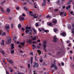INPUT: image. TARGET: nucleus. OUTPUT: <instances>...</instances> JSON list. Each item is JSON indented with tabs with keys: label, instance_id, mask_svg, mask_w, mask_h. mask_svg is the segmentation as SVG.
Here are the masks:
<instances>
[{
	"label": "nucleus",
	"instance_id": "obj_60",
	"mask_svg": "<svg viewBox=\"0 0 74 74\" xmlns=\"http://www.w3.org/2000/svg\"><path fill=\"white\" fill-rule=\"evenodd\" d=\"M13 71V70L12 69L10 70L11 73H12V72Z\"/></svg>",
	"mask_w": 74,
	"mask_h": 74
},
{
	"label": "nucleus",
	"instance_id": "obj_62",
	"mask_svg": "<svg viewBox=\"0 0 74 74\" xmlns=\"http://www.w3.org/2000/svg\"><path fill=\"white\" fill-rule=\"evenodd\" d=\"M23 16H26V15H25L24 14H23Z\"/></svg>",
	"mask_w": 74,
	"mask_h": 74
},
{
	"label": "nucleus",
	"instance_id": "obj_31",
	"mask_svg": "<svg viewBox=\"0 0 74 74\" xmlns=\"http://www.w3.org/2000/svg\"><path fill=\"white\" fill-rule=\"evenodd\" d=\"M20 44H21L22 45H23H23H25V42H21L20 43Z\"/></svg>",
	"mask_w": 74,
	"mask_h": 74
},
{
	"label": "nucleus",
	"instance_id": "obj_45",
	"mask_svg": "<svg viewBox=\"0 0 74 74\" xmlns=\"http://www.w3.org/2000/svg\"><path fill=\"white\" fill-rule=\"evenodd\" d=\"M1 53H2L3 54V55H4L5 53H4V52L3 51H1Z\"/></svg>",
	"mask_w": 74,
	"mask_h": 74
},
{
	"label": "nucleus",
	"instance_id": "obj_41",
	"mask_svg": "<svg viewBox=\"0 0 74 74\" xmlns=\"http://www.w3.org/2000/svg\"><path fill=\"white\" fill-rule=\"evenodd\" d=\"M13 27H14V25L12 24H11V28H13Z\"/></svg>",
	"mask_w": 74,
	"mask_h": 74
},
{
	"label": "nucleus",
	"instance_id": "obj_22",
	"mask_svg": "<svg viewBox=\"0 0 74 74\" xmlns=\"http://www.w3.org/2000/svg\"><path fill=\"white\" fill-rule=\"evenodd\" d=\"M71 0H69V1H68L67 3V4H70V3H71Z\"/></svg>",
	"mask_w": 74,
	"mask_h": 74
},
{
	"label": "nucleus",
	"instance_id": "obj_58",
	"mask_svg": "<svg viewBox=\"0 0 74 74\" xmlns=\"http://www.w3.org/2000/svg\"><path fill=\"white\" fill-rule=\"evenodd\" d=\"M66 43H70V41L68 40V41H66Z\"/></svg>",
	"mask_w": 74,
	"mask_h": 74
},
{
	"label": "nucleus",
	"instance_id": "obj_8",
	"mask_svg": "<svg viewBox=\"0 0 74 74\" xmlns=\"http://www.w3.org/2000/svg\"><path fill=\"white\" fill-rule=\"evenodd\" d=\"M62 36L63 37H66V33L64 32H62Z\"/></svg>",
	"mask_w": 74,
	"mask_h": 74
},
{
	"label": "nucleus",
	"instance_id": "obj_33",
	"mask_svg": "<svg viewBox=\"0 0 74 74\" xmlns=\"http://www.w3.org/2000/svg\"><path fill=\"white\" fill-rule=\"evenodd\" d=\"M60 54V52H58L57 53V55H59Z\"/></svg>",
	"mask_w": 74,
	"mask_h": 74
},
{
	"label": "nucleus",
	"instance_id": "obj_44",
	"mask_svg": "<svg viewBox=\"0 0 74 74\" xmlns=\"http://www.w3.org/2000/svg\"><path fill=\"white\" fill-rule=\"evenodd\" d=\"M71 28V25H69L68 26V29H70Z\"/></svg>",
	"mask_w": 74,
	"mask_h": 74
},
{
	"label": "nucleus",
	"instance_id": "obj_52",
	"mask_svg": "<svg viewBox=\"0 0 74 74\" xmlns=\"http://www.w3.org/2000/svg\"><path fill=\"white\" fill-rule=\"evenodd\" d=\"M18 74H25V73H18Z\"/></svg>",
	"mask_w": 74,
	"mask_h": 74
},
{
	"label": "nucleus",
	"instance_id": "obj_14",
	"mask_svg": "<svg viewBox=\"0 0 74 74\" xmlns=\"http://www.w3.org/2000/svg\"><path fill=\"white\" fill-rule=\"evenodd\" d=\"M71 7V6L70 5H69L68 6H66V10H69V8H70Z\"/></svg>",
	"mask_w": 74,
	"mask_h": 74
},
{
	"label": "nucleus",
	"instance_id": "obj_51",
	"mask_svg": "<svg viewBox=\"0 0 74 74\" xmlns=\"http://www.w3.org/2000/svg\"><path fill=\"white\" fill-rule=\"evenodd\" d=\"M43 49H44V50L45 52H47V49H46L45 48H44Z\"/></svg>",
	"mask_w": 74,
	"mask_h": 74
},
{
	"label": "nucleus",
	"instance_id": "obj_20",
	"mask_svg": "<svg viewBox=\"0 0 74 74\" xmlns=\"http://www.w3.org/2000/svg\"><path fill=\"white\" fill-rule=\"evenodd\" d=\"M42 45L44 48H46V47H47V45H46L44 44H43Z\"/></svg>",
	"mask_w": 74,
	"mask_h": 74
},
{
	"label": "nucleus",
	"instance_id": "obj_25",
	"mask_svg": "<svg viewBox=\"0 0 74 74\" xmlns=\"http://www.w3.org/2000/svg\"><path fill=\"white\" fill-rule=\"evenodd\" d=\"M32 40H30L27 42H29V43H32Z\"/></svg>",
	"mask_w": 74,
	"mask_h": 74
},
{
	"label": "nucleus",
	"instance_id": "obj_50",
	"mask_svg": "<svg viewBox=\"0 0 74 74\" xmlns=\"http://www.w3.org/2000/svg\"><path fill=\"white\" fill-rule=\"evenodd\" d=\"M55 12H56L57 11H58V9H55Z\"/></svg>",
	"mask_w": 74,
	"mask_h": 74
},
{
	"label": "nucleus",
	"instance_id": "obj_36",
	"mask_svg": "<svg viewBox=\"0 0 74 74\" xmlns=\"http://www.w3.org/2000/svg\"><path fill=\"white\" fill-rule=\"evenodd\" d=\"M41 29L42 31H43V32H45V30H44V29L43 28H41Z\"/></svg>",
	"mask_w": 74,
	"mask_h": 74
},
{
	"label": "nucleus",
	"instance_id": "obj_59",
	"mask_svg": "<svg viewBox=\"0 0 74 74\" xmlns=\"http://www.w3.org/2000/svg\"><path fill=\"white\" fill-rule=\"evenodd\" d=\"M61 64H62V66H64V63L62 62L61 63Z\"/></svg>",
	"mask_w": 74,
	"mask_h": 74
},
{
	"label": "nucleus",
	"instance_id": "obj_4",
	"mask_svg": "<svg viewBox=\"0 0 74 74\" xmlns=\"http://www.w3.org/2000/svg\"><path fill=\"white\" fill-rule=\"evenodd\" d=\"M58 41V38L56 37V36L55 35L53 38V41L54 42H56Z\"/></svg>",
	"mask_w": 74,
	"mask_h": 74
},
{
	"label": "nucleus",
	"instance_id": "obj_48",
	"mask_svg": "<svg viewBox=\"0 0 74 74\" xmlns=\"http://www.w3.org/2000/svg\"><path fill=\"white\" fill-rule=\"evenodd\" d=\"M52 25V23H49V26H51Z\"/></svg>",
	"mask_w": 74,
	"mask_h": 74
},
{
	"label": "nucleus",
	"instance_id": "obj_37",
	"mask_svg": "<svg viewBox=\"0 0 74 74\" xmlns=\"http://www.w3.org/2000/svg\"><path fill=\"white\" fill-rule=\"evenodd\" d=\"M33 30L35 33H37V32L36 31V30H35L34 29H33Z\"/></svg>",
	"mask_w": 74,
	"mask_h": 74
},
{
	"label": "nucleus",
	"instance_id": "obj_57",
	"mask_svg": "<svg viewBox=\"0 0 74 74\" xmlns=\"http://www.w3.org/2000/svg\"><path fill=\"white\" fill-rule=\"evenodd\" d=\"M32 43H33V44H36V41H34V42H33Z\"/></svg>",
	"mask_w": 74,
	"mask_h": 74
},
{
	"label": "nucleus",
	"instance_id": "obj_39",
	"mask_svg": "<svg viewBox=\"0 0 74 74\" xmlns=\"http://www.w3.org/2000/svg\"><path fill=\"white\" fill-rule=\"evenodd\" d=\"M18 28H20L21 27V24H19L18 25Z\"/></svg>",
	"mask_w": 74,
	"mask_h": 74
},
{
	"label": "nucleus",
	"instance_id": "obj_12",
	"mask_svg": "<svg viewBox=\"0 0 74 74\" xmlns=\"http://www.w3.org/2000/svg\"><path fill=\"white\" fill-rule=\"evenodd\" d=\"M6 12H7L8 13L10 12V9L9 8H8L6 9Z\"/></svg>",
	"mask_w": 74,
	"mask_h": 74
},
{
	"label": "nucleus",
	"instance_id": "obj_3",
	"mask_svg": "<svg viewBox=\"0 0 74 74\" xmlns=\"http://www.w3.org/2000/svg\"><path fill=\"white\" fill-rule=\"evenodd\" d=\"M11 39L10 37L8 36L6 41V43L8 44H9L11 43Z\"/></svg>",
	"mask_w": 74,
	"mask_h": 74
},
{
	"label": "nucleus",
	"instance_id": "obj_6",
	"mask_svg": "<svg viewBox=\"0 0 74 74\" xmlns=\"http://www.w3.org/2000/svg\"><path fill=\"white\" fill-rule=\"evenodd\" d=\"M72 27H73V28L72 29V32L71 33L72 34H73L74 33V24H73L72 25Z\"/></svg>",
	"mask_w": 74,
	"mask_h": 74
},
{
	"label": "nucleus",
	"instance_id": "obj_11",
	"mask_svg": "<svg viewBox=\"0 0 74 74\" xmlns=\"http://www.w3.org/2000/svg\"><path fill=\"white\" fill-rule=\"evenodd\" d=\"M4 40H2V42L1 43V45H4Z\"/></svg>",
	"mask_w": 74,
	"mask_h": 74
},
{
	"label": "nucleus",
	"instance_id": "obj_61",
	"mask_svg": "<svg viewBox=\"0 0 74 74\" xmlns=\"http://www.w3.org/2000/svg\"><path fill=\"white\" fill-rule=\"evenodd\" d=\"M56 62V61L55 60H54L53 62L54 64H55Z\"/></svg>",
	"mask_w": 74,
	"mask_h": 74
},
{
	"label": "nucleus",
	"instance_id": "obj_49",
	"mask_svg": "<svg viewBox=\"0 0 74 74\" xmlns=\"http://www.w3.org/2000/svg\"><path fill=\"white\" fill-rule=\"evenodd\" d=\"M21 29L23 31H24L25 30V29L23 28H22Z\"/></svg>",
	"mask_w": 74,
	"mask_h": 74
},
{
	"label": "nucleus",
	"instance_id": "obj_64",
	"mask_svg": "<svg viewBox=\"0 0 74 74\" xmlns=\"http://www.w3.org/2000/svg\"><path fill=\"white\" fill-rule=\"evenodd\" d=\"M18 47H19V48H21V46L20 45H19L18 46Z\"/></svg>",
	"mask_w": 74,
	"mask_h": 74
},
{
	"label": "nucleus",
	"instance_id": "obj_16",
	"mask_svg": "<svg viewBox=\"0 0 74 74\" xmlns=\"http://www.w3.org/2000/svg\"><path fill=\"white\" fill-rule=\"evenodd\" d=\"M30 59H31V64H32V63H33V57H31Z\"/></svg>",
	"mask_w": 74,
	"mask_h": 74
},
{
	"label": "nucleus",
	"instance_id": "obj_34",
	"mask_svg": "<svg viewBox=\"0 0 74 74\" xmlns=\"http://www.w3.org/2000/svg\"><path fill=\"white\" fill-rule=\"evenodd\" d=\"M20 52L21 53H23L24 52L22 50H20Z\"/></svg>",
	"mask_w": 74,
	"mask_h": 74
},
{
	"label": "nucleus",
	"instance_id": "obj_18",
	"mask_svg": "<svg viewBox=\"0 0 74 74\" xmlns=\"http://www.w3.org/2000/svg\"><path fill=\"white\" fill-rule=\"evenodd\" d=\"M20 19L21 20V21H24V20H25V18L23 17H21Z\"/></svg>",
	"mask_w": 74,
	"mask_h": 74
},
{
	"label": "nucleus",
	"instance_id": "obj_5",
	"mask_svg": "<svg viewBox=\"0 0 74 74\" xmlns=\"http://www.w3.org/2000/svg\"><path fill=\"white\" fill-rule=\"evenodd\" d=\"M52 67H54V69L55 70H57V69H58V67L56 66L55 65V64H53L51 65V68H52Z\"/></svg>",
	"mask_w": 74,
	"mask_h": 74
},
{
	"label": "nucleus",
	"instance_id": "obj_30",
	"mask_svg": "<svg viewBox=\"0 0 74 74\" xmlns=\"http://www.w3.org/2000/svg\"><path fill=\"white\" fill-rule=\"evenodd\" d=\"M38 53H39V55H40V54H41V51H40L39 50H38Z\"/></svg>",
	"mask_w": 74,
	"mask_h": 74
},
{
	"label": "nucleus",
	"instance_id": "obj_17",
	"mask_svg": "<svg viewBox=\"0 0 74 74\" xmlns=\"http://www.w3.org/2000/svg\"><path fill=\"white\" fill-rule=\"evenodd\" d=\"M32 46L34 47V48H33L34 49V48H36V46L34 45V44H33L32 45Z\"/></svg>",
	"mask_w": 74,
	"mask_h": 74
},
{
	"label": "nucleus",
	"instance_id": "obj_9",
	"mask_svg": "<svg viewBox=\"0 0 74 74\" xmlns=\"http://www.w3.org/2000/svg\"><path fill=\"white\" fill-rule=\"evenodd\" d=\"M34 65H35V66L37 67H38V64L36 62H34Z\"/></svg>",
	"mask_w": 74,
	"mask_h": 74
},
{
	"label": "nucleus",
	"instance_id": "obj_38",
	"mask_svg": "<svg viewBox=\"0 0 74 74\" xmlns=\"http://www.w3.org/2000/svg\"><path fill=\"white\" fill-rule=\"evenodd\" d=\"M30 64H29L28 65V67L29 69H30Z\"/></svg>",
	"mask_w": 74,
	"mask_h": 74
},
{
	"label": "nucleus",
	"instance_id": "obj_46",
	"mask_svg": "<svg viewBox=\"0 0 74 74\" xmlns=\"http://www.w3.org/2000/svg\"><path fill=\"white\" fill-rule=\"evenodd\" d=\"M9 70H12V67H9Z\"/></svg>",
	"mask_w": 74,
	"mask_h": 74
},
{
	"label": "nucleus",
	"instance_id": "obj_54",
	"mask_svg": "<svg viewBox=\"0 0 74 74\" xmlns=\"http://www.w3.org/2000/svg\"><path fill=\"white\" fill-rule=\"evenodd\" d=\"M16 10H19V7H17L16 8Z\"/></svg>",
	"mask_w": 74,
	"mask_h": 74
},
{
	"label": "nucleus",
	"instance_id": "obj_23",
	"mask_svg": "<svg viewBox=\"0 0 74 74\" xmlns=\"http://www.w3.org/2000/svg\"><path fill=\"white\" fill-rule=\"evenodd\" d=\"M53 22L54 23H56L57 22V21L56 20H54L53 21Z\"/></svg>",
	"mask_w": 74,
	"mask_h": 74
},
{
	"label": "nucleus",
	"instance_id": "obj_55",
	"mask_svg": "<svg viewBox=\"0 0 74 74\" xmlns=\"http://www.w3.org/2000/svg\"><path fill=\"white\" fill-rule=\"evenodd\" d=\"M11 47H13L14 46V44H11Z\"/></svg>",
	"mask_w": 74,
	"mask_h": 74
},
{
	"label": "nucleus",
	"instance_id": "obj_10",
	"mask_svg": "<svg viewBox=\"0 0 74 74\" xmlns=\"http://www.w3.org/2000/svg\"><path fill=\"white\" fill-rule=\"evenodd\" d=\"M38 38V36H35L34 37L32 38V40H35L36 39H37Z\"/></svg>",
	"mask_w": 74,
	"mask_h": 74
},
{
	"label": "nucleus",
	"instance_id": "obj_24",
	"mask_svg": "<svg viewBox=\"0 0 74 74\" xmlns=\"http://www.w3.org/2000/svg\"><path fill=\"white\" fill-rule=\"evenodd\" d=\"M5 35H6V33L5 32H3L2 34V36H5Z\"/></svg>",
	"mask_w": 74,
	"mask_h": 74
},
{
	"label": "nucleus",
	"instance_id": "obj_56",
	"mask_svg": "<svg viewBox=\"0 0 74 74\" xmlns=\"http://www.w3.org/2000/svg\"><path fill=\"white\" fill-rule=\"evenodd\" d=\"M14 39H15V40H16V37L14 36Z\"/></svg>",
	"mask_w": 74,
	"mask_h": 74
},
{
	"label": "nucleus",
	"instance_id": "obj_26",
	"mask_svg": "<svg viewBox=\"0 0 74 74\" xmlns=\"http://www.w3.org/2000/svg\"><path fill=\"white\" fill-rule=\"evenodd\" d=\"M46 18H51V16H49V15H48L46 16Z\"/></svg>",
	"mask_w": 74,
	"mask_h": 74
},
{
	"label": "nucleus",
	"instance_id": "obj_63",
	"mask_svg": "<svg viewBox=\"0 0 74 74\" xmlns=\"http://www.w3.org/2000/svg\"><path fill=\"white\" fill-rule=\"evenodd\" d=\"M39 46H41V43H39Z\"/></svg>",
	"mask_w": 74,
	"mask_h": 74
},
{
	"label": "nucleus",
	"instance_id": "obj_7",
	"mask_svg": "<svg viewBox=\"0 0 74 74\" xmlns=\"http://www.w3.org/2000/svg\"><path fill=\"white\" fill-rule=\"evenodd\" d=\"M46 4V0H43V2L42 3V6H44Z\"/></svg>",
	"mask_w": 74,
	"mask_h": 74
},
{
	"label": "nucleus",
	"instance_id": "obj_53",
	"mask_svg": "<svg viewBox=\"0 0 74 74\" xmlns=\"http://www.w3.org/2000/svg\"><path fill=\"white\" fill-rule=\"evenodd\" d=\"M42 59H41L40 60V62H41V63H42Z\"/></svg>",
	"mask_w": 74,
	"mask_h": 74
},
{
	"label": "nucleus",
	"instance_id": "obj_40",
	"mask_svg": "<svg viewBox=\"0 0 74 74\" xmlns=\"http://www.w3.org/2000/svg\"><path fill=\"white\" fill-rule=\"evenodd\" d=\"M6 74H9V72H8V71H7V70H6Z\"/></svg>",
	"mask_w": 74,
	"mask_h": 74
},
{
	"label": "nucleus",
	"instance_id": "obj_19",
	"mask_svg": "<svg viewBox=\"0 0 74 74\" xmlns=\"http://www.w3.org/2000/svg\"><path fill=\"white\" fill-rule=\"evenodd\" d=\"M24 8V10H25L26 11H28V10H29V9H27L26 7H25Z\"/></svg>",
	"mask_w": 74,
	"mask_h": 74
},
{
	"label": "nucleus",
	"instance_id": "obj_2",
	"mask_svg": "<svg viewBox=\"0 0 74 74\" xmlns=\"http://www.w3.org/2000/svg\"><path fill=\"white\" fill-rule=\"evenodd\" d=\"M29 15H31V16H34V18H38V16H36V14H33V12H32L29 11Z\"/></svg>",
	"mask_w": 74,
	"mask_h": 74
},
{
	"label": "nucleus",
	"instance_id": "obj_13",
	"mask_svg": "<svg viewBox=\"0 0 74 74\" xmlns=\"http://www.w3.org/2000/svg\"><path fill=\"white\" fill-rule=\"evenodd\" d=\"M0 9H1V11L2 12H4V9H3V8L2 7H1Z\"/></svg>",
	"mask_w": 74,
	"mask_h": 74
},
{
	"label": "nucleus",
	"instance_id": "obj_15",
	"mask_svg": "<svg viewBox=\"0 0 74 74\" xmlns=\"http://www.w3.org/2000/svg\"><path fill=\"white\" fill-rule=\"evenodd\" d=\"M10 63L12 64L14 62H13V61L12 60H10L9 61Z\"/></svg>",
	"mask_w": 74,
	"mask_h": 74
},
{
	"label": "nucleus",
	"instance_id": "obj_21",
	"mask_svg": "<svg viewBox=\"0 0 74 74\" xmlns=\"http://www.w3.org/2000/svg\"><path fill=\"white\" fill-rule=\"evenodd\" d=\"M15 51L14 50H12L11 51V53L13 54L14 53Z\"/></svg>",
	"mask_w": 74,
	"mask_h": 74
},
{
	"label": "nucleus",
	"instance_id": "obj_43",
	"mask_svg": "<svg viewBox=\"0 0 74 74\" xmlns=\"http://www.w3.org/2000/svg\"><path fill=\"white\" fill-rule=\"evenodd\" d=\"M5 1L3 2H2L1 3V4H4V3H5Z\"/></svg>",
	"mask_w": 74,
	"mask_h": 74
},
{
	"label": "nucleus",
	"instance_id": "obj_29",
	"mask_svg": "<svg viewBox=\"0 0 74 74\" xmlns=\"http://www.w3.org/2000/svg\"><path fill=\"white\" fill-rule=\"evenodd\" d=\"M53 30L54 32H57V29H56V28H54Z\"/></svg>",
	"mask_w": 74,
	"mask_h": 74
},
{
	"label": "nucleus",
	"instance_id": "obj_1",
	"mask_svg": "<svg viewBox=\"0 0 74 74\" xmlns=\"http://www.w3.org/2000/svg\"><path fill=\"white\" fill-rule=\"evenodd\" d=\"M25 32L27 34H30L32 33V30L31 29V27H27L25 28Z\"/></svg>",
	"mask_w": 74,
	"mask_h": 74
},
{
	"label": "nucleus",
	"instance_id": "obj_35",
	"mask_svg": "<svg viewBox=\"0 0 74 74\" xmlns=\"http://www.w3.org/2000/svg\"><path fill=\"white\" fill-rule=\"evenodd\" d=\"M64 14L63 12H60V15H63Z\"/></svg>",
	"mask_w": 74,
	"mask_h": 74
},
{
	"label": "nucleus",
	"instance_id": "obj_42",
	"mask_svg": "<svg viewBox=\"0 0 74 74\" xmlns=\"http://www.w3.org/2000/svg\"><path fill=\"white\" fill-rule=\"evenodd\" d=\"M45 33H47V32H49V31H48L47 30H45V31H44Z\"/></svg>",
	"mask_w": 74,
	"mask_h": 74
},
{
	"label": "nucleus",
	"instance_id": "obj_28",
	"mask_svg": "<svg viewBox=\"0 0 74 74\" xmlns=\"http://www.w3.org/2000/svg\"><path fill=\"white\" fill-rule=\"evenodd\" d=\"M43 44H45V45L46 44H47V41H44L43 42Z\"/></svg>",
	"mask_w": 74,
	"mask_h": 74
},
{
	"label": "nucleus",
	"instance_id": "obj_32",
	"mask_svg": "<svg viewBox=\"0 0 74 74\" xmlns=\"http://www.w3.org/2000/svg\"><path fill=\"white\" fill-rule=\"evenodd\" d=\"M38 25H39L38 23H37L36 24V26L38 27L39 26Z\"/></svg>",
	"mask_w": 74,
	"mask_h": 74
},
{
	"label": "nucleus",
	"instance_id": "obj_27",
	"mask_svg": "<svg viewBox=\"0 0 74 74\" xmlns=\"http://www.w3.org/2000/svg\"><path fill=\"white\" fill-rule=\"evenodd\" d=\"M9 28H10V26H6L5 27V29H9Z\"/></svg>",
	"mask_w": 74,
	"mask_h": 74
},
{
	"label": "nucleus",
	"instance_id": "obj_47",
	"mask_svg": "<svg viewBox=\"0 0 74 74\" xmlns=\"http://www.w3.org/2000/svg\"><path fill=\"white\" fill-rule=\"evenodd\" d=\"M30 55H33V52L30 53Z\"/></svg>",
	"mask_w": 74,
	"mask_h": 74
}]
</instances>
